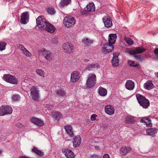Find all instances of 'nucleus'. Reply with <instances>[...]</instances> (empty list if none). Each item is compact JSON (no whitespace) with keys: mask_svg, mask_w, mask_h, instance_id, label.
<instances>
[{"mask_svg":"<svg viewBox=\"0 0 158 158\" xmlns=\"http://www.w3.org/2000/svg\"><path fill=\"white\" fill-rule=\"evenodd\" d=\"M135 96L138 103L144 109L148 108L150 106V103L148 99H147L144 96L138 93L136 94Z\"/></svg>","mask_w":158,"mask_h":158,"instance_id":"nucleus-1","label":"nucleus"},{"mask_svg":"<svg viewBox=\"0 0 158 158\" xmlns=\"http://www.w3.org/2000/svg\"><path fill=\"white\" fill-rule=\"evenodd\" d=\"M76 20L74 18L71 16H65L64 19V25L67 28L73 27L75 23Z\"/></svg>","mask_w":158,"mask_h":158,"instance_id":"nucleus-2","label":"nucleus"},{"mask_svg":"<svg viewBox=\"0 0 158 158\" xmlns=\"http://www.w3.org/2000/svg\"><path fill=\"white\" fill-rule=\"evenodd\" d=\"M3 79L8 83L13 84H17L18 83V80L14 76L10 74H5L3 75Z\"/></svg>","mask_w":158,"mask_h":158,"instance_id":"nucleus-3","label":"nucleus"},{"mask_svg":"<svg viewBox=\"0 0 158 158\" xmlns=\"http://www.w3.org/2000/svg\"><path fill=\"white\" fill-rule=\"evenodd\" d=\"M12 111V109L10 106H2L0 107V116L11 114Z\"/></svg>","mask_w":158,"mask_h":158,"instance_id":"nucleus-4","label":"nucleus"},{"mask_svg":"<svg viewBox=\"0 0 158 158\" xmlns=\"http://www.w3.org/2000/svg\"><path fill=\"white\" fill-rule=\"evenodd\" d=\"M37 26L40 29L43 30L44 27L47 22L45 19L42 16H39L36 19Z\"/></svg>","mask_w":158,"mask_h":158,"instance_id":"nucleus-5","label":"nucleus"},{"mask_svg":"<svg viewBox=\"0 0 158 158\" xmlns=\"http://www.w3.org/2000/svg\"><path fill=\"white\" fill-rule=\"evenodd\" d=\"M114 49V47L113 45L107 43L103 45L102 50L104 53L106 54L112 52Z\"/></svg>","mask_w":158,"mask_h":158,"instance_id":"nucleus-6","label":"nucleus"},{"mask_svg":"<svg viewBox=\"0 0 158 158\" xmlns=\"http://www.w3.org/2000/svg\"><path fill=\"white\" fill-rule=\"evenodd\" d=\"M96 76L95 74L91 75L87 79L86 81L87 86L89 88L93 87L96 84Z\"/></svg>","mask_w":158,"mask_h":158,"instance_id":"nucleus-7","label":"nucleus"},{"mask_svg":"<svg viewBox=\"0 0 158 158\" xmlns=\"http://www.w3.org/2000/svg\"><path fill=\"white\" fill-rule=\"evenodd\" d=\"M63 48L64 52L67 53L71 54L74 52L73 46L71 43L64 44Z\"/></svg>","mask_w":158,"mask_h":158,"instance_id":"nucleus-8","label":"nucleus"},{"mask_svg":"<svg viewBox=\"0 0 158 158\" xmlns=\"http://www.w3.org/2000/svg\"><path fill=\"white\" fill-rule=\"evenodd\" d=\"M20 23L23 24H26L29 21V13L28 11L23 13L21 15Z\"/></svg>","mask_w":158,"mask_h":158,"instance_id":"nucleus-9","label":"nucleus"},{"mask_svg":"<svg viewBox=\"0 0 158 158\" xmlns=\"http://www.w3.org/2000/svg\"><path fill=\"white\" fill-rule=\"evenodd\" d=\"M56 95L57 98H65L67 96L68 94L65 89L60 88L56 91Z\"/></svg>","mask_w":158,"mask_h":158,"instance_id":"nucleus-10","label":"nucleus"},{"mask_svg":"<svg viewBox=\"0 0 158 158\" xmlns=\"http://www.w3.org/2000/svg\"><path fill=\"white\" fill-rule=\"evenodd\" d=\"M40 51L43 55L45 56V58L47 60L50 61L52 59L53 54L50 51L45 48L42 49Z\"/></svg>","mask_w":158,"mask_h":158,"instance_id":"nucleus-11","label":"nucleus"},{"mask_svg":"<svg viewBox=\"0 0 158 158\" xmlns=\"http://www.w3.org/2000/svg\"><path fill=\"white\" fill-rule=\"evenodd\" d=\"M80 77V72L78 71H74L71 74L70 81L73 83L76 82L78 80Z\"/></svg>","mask_w":158,"mask_h":158,"instance_id":"nucleus-12","label":"nucleus"},{"mask_svg":"<svg viewBox=\"0 0 158 158\" xmlns=\"http://www.w3.org/2000/svg\"><path fill=\"white\" fill-rule=\"evenodd\" d=\"M30 91L32 98L35 100H38L39 97L38 88L36 87L33 86L30 89Z\"/></svg>","mask_w":158,"mask_h":158,"instance_id":"nucleus-13","label":"nucleus"},{"mask_svg":"<svg viewBox=\"0 0 158 158\" xmlns=\"http://www.w3.org/2000/svg\"><path fill=\"white\" fill-rule=\"evenodd\" d=\"M146 50V49L143 47H136L135 48L131 50L128 52L130 54L133 55L141 53Z\"/></svg>","mask_w":158,"mask_h":158,"instance_id":"nucleus-14","label":"nucleus"},{"mask_svg":"<svg viewBox=\"0 0 158 158\" xmlns=\"http://www.w3.org/2000/svg\"><path fill=\"white\" fill-rule=\"evenodd\" d=\"M105 26L107 28L111 27L113 24L112 19L110 16H106L102 19Z\"/></svg>","mask_w":158,"mask_h":158,"instance_id":"nucleus-15","label":"nucleus"},{"mask_svg":"<svg viewBox=\"0 0 158 158\" xmlns=\"http://www.w3.org/2000/svg\"><path fill=\"white\" fill-rule=\"evenodd\" d=\"M62 152L67 158H73L74 157L73 152L70 149L64 148Z\"/></svg>","mask_w":158,"mask_h":158,"instance_id":"nucleus-16","label":"nucleus"},{"mask_svg":"<svg viewBox=\"0 0 158 158\" xmlns=\"http://www.w3.org/2000/svg\"><path fill=\"white\" fill-rule=\"evenodd\" d=\"M113 59L111 60L113 66L116 67L118 66V53H114L113 54Z\"/></svg>","mask_w":158,"mask_h":158,"instance_id":"nucleus-17","label":"nucleus"},{"mask_svg":"<svg viewBox=\"0 0 158 158\" xmlns=\"http://www.w3.org/2000/svg\"><path fill=\"white\" fill-rule=\"evenodd\" d=\"M44 29L46 30L48 32L52 33L54 31L55 28L53 25L48 22H47L44 27Z\"/></svg>","mask_w":158,"mask_h":158,"instance_id":"nucleus-18","label":"nucleus"},{"mask_svg":"<svg viewBox=\"0 0 158 158\" xmlns=\"http://www.w3.org/2000/svg\"><path fill=\"white\" fill-rule=\"evenodd\" d=\"M158 130L155 128H151L146 129V131L147 134L152 136L155 137L156 136V134L157 133Z\"/></svg>","mask_w":158,"mask_h":158,"instance_id":"nucleus-19","label":"nucleus"},{"mask_svg":"<svg viewBox=\"0 0 158 158\" xmlns=\"http://www.w3.org/2000/svg\"><path fill=\"white\" fill-rule=\"evenodd\" d=\"M132 150V148L128 146H124L122 147L120 149V153L121 155L125 156L126 155L130 152Z\"/></svg>","mask_w":158,"mask_h":158,"instance_id":"nucleus-20","label":"nucleus"},{"mask_svg":"<svg viewBox=\"0 0 158 158\" xmlns=\"http://www.w3.org/2000/svg\"><path fill=\"white\" fill-rule=\"evenodd\" d=\"M125 87L127 89L132 90L134 88L135 83L131 80H127L125 83Z\"/></svg>","mask_w":158,"mask_h":158,"instance_id":"nucleus-21","label":"nucleus"},{"mask_svg":"<svg viewBox=\"0 0 158 158\" xmlns=\"http://www.w3.org/2000/svg\"><path fill=\"white\" fill-rule=\"evenodd\" d=\"M105 110L107 114L110 115L113 114L114 111V108L111 105L106 106L105 107Z\"/></svg>","mask_w":158,"mask_h":158,"instance_id":"nucleus-22","label":"nucleus"},{"mask_svg":"<svg viewBox=\"0 0 158 158\" xmlns=\"http://www.w3.org/2000/svg\"><path fill=\"white\" fill-rule=\"evenodd\" d=\"M116 38V34H110L109 35L108 43L113 45L115 43Z\"/></svg>","mask_w":158,"mask_h":158,"instance_id":"nucleus-23","label":"nucleus"},{"mask_svg":"<svg viewBox=\"0 0 158 158\" xmlns=\"http://www.w3.org/2000/svg\"><path fill=\"white\" fill-rule=\"evenodd\" d=\"M64 129L68 135L71 137H74L75 136L73 133L72 127L69 125L64 127Z\"/></svg>","mask_w":158,"mask_h":158,"instance_id":"nucleus-24","label":"nucleus"},{"mask_svg":"<svg viewBox=\"0 0 158 158\" xmlns=\"http://www.w3.org/2000/svg\"><path fill=\"white\" fill-rule=\"evenodd\" d=\"M154 85L152 83V81L150 80H148L144 84L143 87L144 88L148 90H149L154 88Z\"/></svg>","mask_w":158,"mask_h":158,"instance_id":"nucleus-25","label":"nucleus"},{"mask_svg":"<svg viewBox=\"0 0 158 158\" xmlns=\"http://www.w3.org/2000/svg\"><path fill=\"white\" fill-rule=\"evenodd\" d=\"M135 117L127 115L124 118L125 123L128 124H133L135 122Z\"/></svg>","mask_w":158,"mask_h":158,"instance_id":"nucleus-26","label":"nucleus"},{"mask_svg":"<svg viewBox=\"0 0 158 158\" xmlns=\"http://www.w3.org/2000/svg\"><path fill=\"white\" fill-rule=\"evenodd\" d=\"M95 7L93 2L89 3L87 4L86 7L84 8V10L88 12L94 11L95 10Z\"/></svg>","mask_w":158,"mask_h":158,"instance_id":"nucleus-27","label":"nucleus"},{"mask_svg":"<svg viewBox=\"0 0 158 158\" xmlns=\"http://www.w3.org/2000/svg\"><path fill=\"white\" fill-rule=\"evenodd\" d=\"M140 122L144 123L148 127H152V124L151 123V120L149 117H146L140 120Z\"/></svg>","mask_w":158,"mask_h":158,"instance_id":"nucleus-28","label":"nucleus"},{"mask_svg":"<svg viewBox=\"0 0 158 158\" xmlns=\"http://www.w3.org/2000/svg\"><path fill=\"white\" fill-rule=\"evenodd\" d=\"M31 120L32 123L38 126H42L44 124V123L41 120L36 118H33Z\"/></svg>","mask_w":158,"mask_h":158,"instance_id":"nucleus-29","label":"nucleus"},{"mask_svg":"<svg viewBox=\"0 0 158 158\" xmlns=\"http://www.w3.org/2000/svg\"><path fill=\"white\" fill-rule=\"evenodd\" d=\"M81 143V138L80 136H76L73 142V146L75 147H77Z\"/></svg>","mask_w":158,"mask_h":158,"instance_id":"nucleus-30","label":"nucleus"},{"mask_svg":"<svg viewBox=\"0 0 158 158\" xmlns=\"http://www.w3.org/2000/svg\"><path fill=\"white\" fill-rule=\"evenodd\" d=\"M100 65L98 63H96L95 64H92L87 66L86 69L88 70H90L92 69L96 68L97 69L100 68Z\"/></svg>","mask_w":158,"mask_h":158,"instance_id":"nucleus-31","label":"nucleus"},{"mask_svg":"<svg viewBox=\"0 0 158 158\" xmlns=\"http://www.w3.org/2000/svg\"><path fill=\"white\" fill-rule=\"evenodd\" d=\"M98 92L99 94L102 96H106L107 94V91L106 89L101 86H100L99 88Z\"/></svg>","mask_w":158,"mask_h":158,"instance_id":"nucleus-32","label":"nucleus"},{"mask_svg":"<svg viewBox=\"0 0 158 158\" xmlns=\"http://www.w3.org/2000/svg\"><path fill=\"white\" fill-rule=\"evenodd\" d=\"M32 152H34L40 156H42L44 155V153L41 150H39L36 147H34L32 149Z\"/></svg>","mask_w":158,"mask_h":158,"instance_id":"nucleus-33","label":"nucleus"},{"mask_svg":"<svg viewBox=\"0 0 158 158\" xmlns=\"http://www.w3.org/2000/svg\"><path fill=\"white\" fill-rule=\"evenodd\" d=\"M32 152H34L40 156H42L44 155V153L41 150H39L36 147H34L32 149Z\"/></svg>","mask_w":158,"mask_h":158,"instance_id":"nucleus-34","label":"nucleus"},{"mask_svg":"<svg viewBox=\"0 0 158 158\" xmlns=\"http://www.w3.org/2000/svg\"><path fill=\"white\" fill-rule=\"evenodd\" d=\"M71 2V0H62L59 4V6L61 8L66 6Z\"/></svg>","mask_w":158,"mask_h":158,"instance_id":"nucleus-35","label":"nucleus"},{"mask_svg":"<svg viewBox=\"0 0 158 158\" xmlns=\"http://www.w3.org/2000/svg\"><path fill=\"white\" fill-rule=\"evenodd\" d=\"M82 42L85 45H88L92 44L94 40L88 38H84L82 40Z\"/></svg>","mask_w":158,"mask_h":158,"instance_id":"nucleus-36","label":"nucleus"},{"mask_svg":"<svg viewBox=\"0 0 158 158\" xmlns=\"http://www.w3.org/2000/svg\"><path fill=\"white\" fill-rule=\"evenodd\" d=\"M61 115L60 113L58 112H54L52 113L53 117L55 118L56 120L59 119L61 116Z\"/></svg>","mask_w":158,"mask_h":158,"instance_id":"nucleus-37","label":"nucleus"},{"mask_svg":"<svg viewBox=\"0 0 158 158\" xmlns=\"http://www.w3.org/2000/svg\"><path fill=\"white\" fill-rule=\"evenodd\" d=\"M135 57V60L140 62H142L143 60L144 57L141 55H133Z\"/></svg>","mask_w":158,"mask_h":158,"instance_id":"nucleus-38","label":"nucleus"},{"mask_svg":"<svg viewBox=\"0 0 158 158\" xmlns=\"http://www.w3.org/2000/svg\"><path fill=\"white\" fill-rule=\"evenodd\" d=\"M36 72L37 74H38L40 76L44 77V72L43 70L41 69H36Z\"/></svg>","mask_w":158,"mask_h":158,"instance_id":"nucleus-39","label":"nucleus"},{"mask_svg":"<svg viewBox=\"0 0 158 158\" xmlns=\"http://www.w3.org/2000/svg\"><path fill=\"white\" fill-rule=\"evenodd\" d=\"M7 44L5 42H0V51H3L5 49Z\"/></svg>","mask_w":158,"mask_h":158,"instance_id":"nucleus-40","label":"nucleus"},{"mask_svg":"<svg viewBox=\"0 0 158 158\" xmlns=\"http://www.w3.org/2000/svg\"><path fill=\"white\" fill-rule=\"evenodd\" d=\"M128 62L129 64L131 66L133 67H137L139 65V64L135 63L134 61L128 60Z\"/></svg>","mask_w":158,"mask_h":158,"instance_id":"nucleus-41","label":"nucleus"},{"mask_svg":"<svg viewBox=\"0 0 158 158\" xmlns=\"http://www.w3.org/2000/svg\"><path fill=\"white\" fill-rule=\"evenodd\" d=\"M48 12L51 15H54L56 12L55 10L53 8H48L47 9Z\"/></svg>","mask_w":158,"mask_h":158,"instance_id":"nucleus-42","label":"nucleus"},{"mask_svg":"<svg viewBox=\"0 0 158 158\" xmlns=\"http://www.w3.org/2000/svg\"><path fill=\"white\" fill-rule=\"evenodd\" d=\"M20 98V96L18 94H15L13 95L12 99L14 101H18L19 100Z\"/></svg>","mask_w":158,"mask_h":158,"instance_id":"nucleus-43","label":"nucleus"},{"mask_svg":"<svg viewBox=\"0 0 158 158\" xmlns=\"http://www.w3.org/2000/svg\"><path fill=\"white\" fill-rule=\"evenodd\" d=\"M125 40L127 43L129 45H131L133 44V41L131 38H125Z\"/></svg>","mask_w":158,"mask_h":158,"instance_id":"nucleus-44","label":"nucleus"},{"mask_svg":"<svg viewBox=\"0 0 158 158\" xmlns=\"http://www.w3.org/2000/svg\"><path fill=\"white\" fill-rule=\"evenodd\" d=\"M80 13L82 15H84L85 16H87L88 14V12L87 11H85V10H80Z\"/></svg>","mask_w":158,"mask_h":158,"instance_id":"nucleus-45","label":"nucleus"},{"mask_svg":"<svg viewBox=\"0 0 158 158\" xmlns=\"http://www.w3.org/2000/svg\"><path fill=\"white\" fill-rule=\"evenodd\" d=\"M53 105L50 104H47L45 106V107L49 110H51L53 107Z\"/></svg>","mask_w":158,"mask_h":158,"instance_id":"nucleus-46","label":"nucleus"},{"mask_svg":"<svg viewBox=\"0 0 158 158\" xmlns=\"http://www.w3.org/2000/svg\"><path fill=\"white\" fill-rule=\"evenodd\" d=\"M101 158L100 156L97 155L95 154H93L90 155L89 158Z\"/></svg>","mask_w":158,"mask_h":158,"instance_id":"nucleus-47","label":"nucleus"},{"mask_svg":"<svg viewBox=\"0 0 158 158\" xmlns=\"http://www.w3.org/2000/svg\"><path fill=\"white\" fill-rule=\"evenodd\" d=\"M17 47L19 49H20L22 51L25 49V47L24 46L21 44H17Z\"/></svg>","mask_w":158,"mask_h":158,"instance_id":"nucleus-48","label":"nucleus"},{"mask_svg":"<svg viewBox=\"0 0 158 158\" xmlns=\"http://www.w3.org/2000/svg\"><path fill=\"white\" fill-rule=\"evenodd\" d=\"M97 116L96 114H93L91 116V119L92 121H94L96 119V117Z\"/></svg>","mask_w":158,"mask_h":158,"instance_id":"nucleus-49","label":"nucleus"},{"mask_svg":"<svg viewBox=\"0 0 158 158\" xmlns=\"http://www.w3.org/2000/svg\"><path fill=\"white\" fill-rule=\"evenodd\" d=\"M24 54L28 56H30L31 55V53L27 50H26Z\"/></svg>","mask_w":158,"mask_h":158,"instance_id":"nucleus-50","label":"nucleus"},{"mask_svg":"<svg viewBox=\"0 0 158 158\" xmlns=\"http://www.w3.org/2000/svg\"><path fill=\"white\" fill-rule=\"evenodd\" d=\"M15 126L16 127H17L20 128H22L23 126L21 123H17L16 124Z\"/></svg>","mask_w":158,"mask_h":158,"instance_id":"nucleus-51","label":"nucleus"},{"mask_svg":"<svg viewBox=\"0 0 158 158\" xmlns=\"http://www.w3.org/2000/svg\"><path fill=\"white\" fill-rule=\"evenodd\" d=\"M154 52L156 55L158 56V48L154 50Z\"/></svg>","mask_w":158,"mask_h":158,"instance_id":"nucleus-52","label":"nucleus"},{"mask_svg":"<svg viewBox=\"0 0 158 158\" xmlns=\"http://www.w3.org/2000/svg\"><path fill=\"white\" fill-rule=\"evenodd\" d=\"M103 158H110V157L108 154H106L103 156Z\"/></svg>","mask_w":158,"mask_h":158,"instance_id":"nucleus-53","label":"nucleus"},{"mask_svg":"<svg viewBox=\"0 0 158 158\" xmlns=\"http://www.w3.org/2000/svg\"><path fill=\"white\" fill-rule=\"evenodd\" d=\"M84 60V61L87 62L89 61V60L88 59H85Z\"/></svg>","mask_w":158,"mask_h":158,"instance_id":"nucleus-54","label":"nucleus"},{"mask_svg":"<svg viewBox=\"0 0 158 158\" xmlns=\"http://www.w3.org/2000/svg\"><path fill=\"white\" fill-rule=\"evenodd\" d=\"M25 49H23V50L22 51L23 52V54H24V53H25V52L26 50H27L25 48Z\"/></svg>","mask_w":158,"mask_h":158,"instance_id":"nucleus-55","label":"nucleus"},{"mask_svg":"<svg viewBox=\"0 0 158 158\" xmlns=\"http://www.w3.org/2000/svg\"><path fill=\"white\" fill-rule=\"evenodd\" d=\"M155 74L156 77H158V72L155 73Z\"/></svg>","mask_w":158,"mask_h":158,"instance_id":"nucleus-56","label":"nucleus"},{"mask_svg":"<svg viewBox=\"0 0 158 158\" xmlns=\"http://www.w3.org/2000/svg\"><path fill=\"white\" fill-rule=\"evenodd\" d=\"M95 149H98L100 148L98 146H95Z\"/></svg>","mask_w":158,"mask_h":158,"instance_id":"nucleus-57","label":"nucleus"},{"mask_svg":"<svg viewBox=\"0 0 158 158\" xmlns=\"http://www.w3.org/2000/svg\"><path fill=\"white\" fill-rule=\"evenodd\" d=\"M2 152V151L0 150V154H1V153Z\"/></svg>","mask_w":158,"mask_h":158,"instance_id":"nucleus-58","label":"nucleus"}]
</instances>
